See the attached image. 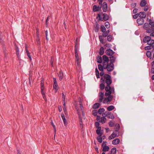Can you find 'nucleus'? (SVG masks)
Instances as JSON below:
<instances>
[{
    "mask_svg": "<svg viewBox=\"0 0 154 154\" xmlns=\"http://www.w3.org/2000/svg\"><path fill=\"white\" fill-rule=\"evenodd\" d=\"M151 19L149 20V23H145L143 25V28L146 30V32L148 33H151L150 36H154V22H151Z\"/></svg>",
    "mask_w": 154,
    "mask_h": 154,
    "instance_id": "f257e3e1",
    "label": "nucleus"
},
{
    "mask_svg": "<svg viewBox=\"0 0 154 154\" xmlns=\"http://www.w3.org/2000/svg\"><path fill=\"white\" fill-rule=\"evenodd\" d=\"M103 77L105 79V82L107 85H110L112 82L111 76L109 74H105L104 75Z\"/></svg>",
    "mask_w": 154,
    "mask_h": 154,
    "instance_id": "f03ea898",
    "label": "nucleus"
},
{
    "mask_svg": "<svg viewBox=\"0 0 154 154\" xmlns=\"http://www.w3.org/2000/svg\"><path fill=\"white\" fill-rule=\"evenodd\" d=\"M114 65L113 63H108L106 66L104 67V69H106L107 71L111 72L114 69Z\"/></svg>",
    "mask_w": 154,
    "mask_h": 154,
    "instance_id": "7ed1b4c3",
    "label": "nucleus"
},
{
    "mask_svg": "<svg viewBox=\"0 0 154 154\" xmlns=\"http://www.w3.org/2000/svg\"><path fill=\"white\" fill-rule=\"evenodd\" d=\"M118 132V131L117 130H115L113 132V133L110 136H109L108 137V139L109 140H111L116 137H118L117 136V134Z\"/></svg>",
    "mask_w": 154,
    "mask_h": 154,
    "instance_id": "20e7f679",
    "label": "nucleus"
},
{
    "mask_svg": "<svg viewBox=\"0 0 154 154\" xmlns=\"http://www.w3.org/2000/svg\"><path fill=\"white\" fill-rule=\"evenodd\" d=\"M144 22V20L143 18H138L137 20V22L138 26L142 25Z\"/></svg>",
    "mask_w": 154,
    "mask_h": 154,
    "instance_id": "39448f33",
    "label": "nucleus"
},
{
    "mask_svg": "<svg viewBox=\"0 0 154 154\" xmlns=\"http://www.w3.org/2000/svg\"><path fill=\"white\" fill-rule=\"evenodd\" d=\"M115 52L111 49H109L106 51V54L109 56H112Z\"/></svg>",
    "mask_w": 154,
    "mask_h": 154,
    "instance_id": "423d86ee",
    "label": "nucleus"
},
{
    "mask_svg": "<svg viewBox=\"0 0 154 154\" xmlns=\"http://www.w3.org/2000/svg\"><path fill=\"white\" fill-rule=\"evenodd\" d=\"M101 6L100 7L99 6H97L96 5H94L93 7V11L94 12L97 11H99L101 8Z\"/></svg>",
    "mask_w": 154,
    "mask_h": 154,
    "instance_id": "0eeeda50",
    "label": "nucleus"
},
{
    "mask_svg": "<svg viewBox=\"0 0 154 154\" xmlns=\"http://www.w3.org/2000/svg\"><path fill=\"white\" fill-rule=\"evenodd\" d=\"M152 49H153L152 51V52L154 50V45H149L145 47V49L146 50H148Z\"/></svg>",
    "mask_w": 154,
    "mask_h": 154,
    "instance_id": "6e6552de",
    "label": "nucleus"
},
{
    "mask_svg": "<svg viewBox=\"0 0 154 154\" xmlns=\"http://www.w3.org/2000/svg\"><path fill=\"white\" fill-rule=\"evenodd\" d=\"M103 17L102 19V21H103V20H104V21H106L109 19V16L107 14L105 13L103 14Z\"/></svg>",
    "mask_w": 154,
    "mask_h": 154,
    "instance_id": "1a4fd4ad",
    "label": "nucleus"
},
{
    "mask_svg": "<svg viewBox=\"0 0 154 154\" xmlns=\"http://www.w3.org/2000/svg\"><path fill=\"white\" fill-rule=\"evenodd\" d=\"M139 16L142 18H145L146 17L145 13L144 12H140L139 14Z\"/></svg>",
    "mask_w": 154,
    "mask_h": 154,
    "instance_id": "9d476101",
    "label": "nucleus"
},
{
    "mask_svg": "<svg viewBox=\"0 0 154 154\" xmlns=\"http://www.w3.org/2000/svg\"><path fill=\"white\" fill-rule=\"evenodd\" d=\"M151 39L150 36H145L143 38V42L144 43L147 42Z\"/></svg>",
    "mask_w": 154,
    "mask_h": 154,
    "instance_id": "9b49d317",
    "label": "nucleus"
},
{
    "mask_svg": "<svg viewBox=\"0 0 154 154\" xmlns=\"http://www.w3.org/2000/svg\"><path fill=\"white\" fill-rule=\"evenodd\" d=\"M103 12H106V9L107 8V4L106 3L104 2L103 3Z\"/></svg>",
    "mask_w": 154,
    "mask_h": 154,
    "instance_id": "f8f14e48",
    "label": "nucleus"
},
{
    "mask_svg": "<svg viewBox=\"0 0 154 154\" xmlns=\"http://www.w3.org/2000/svg\"><path fill=\"white\" fill-rule=\"evenodd\" d=\"M103 95L104 94L102 92H100V93L99 95V97H100L99 99L100 102H102L103 98Z\"/></svg>",
    "mask_w": 154,
    "mask_h": 154,
    "instance_id": "ddd939ff",
    "label": "nucleus"
},
{
    "mask_svg": "<svg viewBox=\"0 0 154 154\" xmlns=\"http://www.w3.org/2000/svg\"><path fill=\"white\" fill-rule=\"evenodd\" d=\"M120 142V140L118 138L112 141V143L114 145H116L119 144Z\"/></svg>",
    "mask_w": 154,
    "mask_h": 154,
    "instance_id": "4468645a",
    "label": "nucleus"
},
{
    "mask_svg": "<svg viewBox=\"0 0 154 154\" xmlns=\"http://www.w3.org/2000/svg\"><path fill=\"white\" fill-rule=\"evenodd\" d=\"M58 76L59 77V80H61L64 76L63 74L62 71L61 70L60 71V72L58 74Z\"/></svg>",
    "mask_w": 154,
    "mask_h": 154,
    "instance_id": "2eb2a0df",
    "label": "nucleus"
},
{
    "mask_svg": "<svg viewBox=\"0 0 154 154\" xmlns=\"http://www.w3.org/2000/svg\"><path fill=\"white\" fill-rule=\"evenodd\" d=\"M146 1L144 0H142L140 3V5L142 7H143L146 6Z\"/></svg>",
    "mask_w": 154,
    "mask_h": 154,
    "instance_id": "dca6fc26",
    "label": "nucleus"
},
{
    "mask_svg": "<svg viewBox=\"0 0 154 154\" xmlns=\"http://www.w3.org/2000/svg\"><path fill=\"white\" fill-rule=\"evenodd\" d=\"M110 61L111 63H114L116 59V57L114 56H112L110 57Z\"/></svg>",
    "mask_w": 154,
    "mask_h": 154,
    "instance_id": "f3484780",
    "label": "nucleus"
},
{
    "mask_svg": "<svg viewBox=\"0 0 154 154\" xmlns=\"http://www.w3.org/2000/svg\"><path fill=\"white\" fill-rule=\"evenodd\" d=\"M100 106V104L99 103H96L94 104L92 108L94 109H96L98 108Z\"/></svg>",
    "mask_w": 154,
    "mask_h": 154,
    "instance_id": "a211bd4d",
    "label": "nucleus"
},
{
    "mask_svg": "<svg viewBox=\"0 0 154 154\" xmlns=\"http://www.w3.org/2000/svg\"><path fill=\"white\" fill-rule=\"evenodd\" d=\"M103 59L104 61L106 62H108L109 59L108 57L106 55H104L103 56Z\"/></svg>",
    "mask_w": 154,
    "mask_h": 154,
    "instance_id": "6ab92c4d",
    "label": "nucleus"
},
{
    "mask_svg": "<svg viewBox=\"0 0 154 154\" xmlns=\"http://www.w3.org/2000/svg\"><path fill=\"white\" fill-rule=\"evenodd\" d=\"M154 44V40L151 39L150 40L147 42V44L149 45H153Z\"/></svg>",
    "mask_w": 154,
    "mask_h": 154,
    "instance_id": "aec40b11",
    "label": "nucleus"
},
{
    "mask_svg": "<svg viewBox=\"0 0 154 154\" xmlns=\"http://www.w3.org/2000/svg\"><path fill=\"white\" fill-rule=\"evenodd\" d=\"M103 149L102 151L104 152H106L109 151V147L108 146H106L102 147Z\"/></svg>",
    "mask_w": 154,
    "mask_h": 154,
    "instance_id": "412c9836",
    "label": "nucleus"
},
{
    "mask_svg": "<svg viewBox=\"0 0 154 154\" xmlns=\"http://www.w3.org/2000/svg\"><path fill=\"white\" fill-rule=\"evenodd\" d=\"M53 88L55 89V91L56 92L58 89V87L57 83L54 84Z\"/></svg>",
    "mask_w": 154,
    "mask_h": 154,
    "instance_id": "4be33fe9",
    "label": "nucleus"
},
{
    "mask_svg": "<svg viewBox=\"0 0 154 154\" xmlns=\"http://www.w3.org/2000/svg\"><path fill=\"white\" fill-rule=\"evenodd\" d=\"M109 118L113 119H114L115 117L114 115L111 112H109V113L108 114L107 116Z\"/></svg>",
    "mask_w": 154,
    "mask_h": 154,
    "instance_id": "5701e85b",
    "label": "nucleus"
},
{
    "mask_svg": "<svg viewBox=\"0 0 154 154\" xmlns=\"http://www.w3.org/2000/svg\"><path fill=\"white\" fill-rule=\"evenodd\" d=\"M97 62L98 63H101L102 61V58L101 56H98L97 58Z\"/></svg>",
    "mask_w": 154,
    "mask_h": 154,
    "instance_id": "b1692460",
    "label": "nucleus"
},
{
    "mask_svg": "<svg viewBox=\"0 0 154 154\" xmlns=\"http://www.w3.org/2000/svg\"><path fill=\"white\" fill-rule=\"evenodd\" d=\"M116 152V148L115 147H114L111 150L109 154H112V153L113 154H115Z\"/></svg>",
    "mask_w": 154,
    "mask_h": 154,
    "instance_id": "393cba45",
    "label": "nucleus"
},
{
    "mask_svg": "<svg viewBox=\"0 0 154 154\" xmlns=\"http://www.w3.org/2000/svg\"><path fill=\"white\" fill-rule=\"evenodd\" d=\"M104 52V48L103 47H102L100 49L99 54L100 55H102L103 54Z\"/></svg>",
    "mask_w": 154,
    "mask_h": 154,
    "instance_id": "a878e982",
    "label": "nucleus"
},
{
    "mask_svg": "<svg viewBox=\"0 0 154 154\" xmlns=\"http://www.w3.org/2000/svg\"><path fill=\"white\" fill-rule=\"evenodd\" d=\"M100 29L103 32H105L106 31V29L104 25H102L100 26Z\"/></svg>",
    "mask_w": 154,
    "mask_h": 154,
    "instance_id": "bb28decb",
    "label": "nucleus"
},
{
    "mask_svg": "<svg viewBox=\"0 0 154 154\" xmlns=\"http://www.w3.org/2000/svg\"><path fill=\"white\" fill-rule=\"evenodd\" d=\"M98 68L99 70L103 71V67L101 64H99L98 65Z\"/></svg>",
    "mask_w": 154,
    "mask_h": 154,
    "instance_id": "cd10ccee",
    "label": "nucleus"
},
{
    "mask_svg": "<svg viewBox=\"0 0 154 154\" xmlns=\"http://www.w3.org/2000/svg\"><path fill=\"white\" fill-rule=\"evenodd\" d=\"M115 108L114 106L112 105H111L107 108V110L109 111H111L113 109Z\"/></svg>",
    "mask_w": 154,
    "mask_h": 154,
    "instance_id": "c85d7f7f",
    "label": "nucleus"
},
{
    "mask_svg": "<svg viewBox=\"0 0 154 154\" xmlns=\"http://www.w3.org/2000/svg\"><path fill=\"white\" fill-rule=\"evenodd\" d=\"M113 98V96L111 95H108V97L107 98V100L108 101V102L109 103L111 101L112 99Z\"/></svg>",
    "mask_w": 154,
    "mask_h": 154,
    "instance_id": "c756f323",
    "label": "nucleus"
},
{
    "mask_svg": "<svg viewBox=\"0 0 154 154\" xmlns=\"http://www.w3.org/2000/svg\"><path fill=\"white\" fill-rule=\"evenodd\" d=\"M96 75L97 78H100L99 72L97 68L95 69Z\"/></svg>",
    "mask_w": 154,
    "mask_h": 154,
    "instance_id": "7c9ffc66",
    "label": "nucleus"
},
{
    "mask_svg": "<svg viewBox=\"0 0 154 154\" xmlns=\"http://www.w3.org/2000/svg\"><path fill=\"white\" fill-rule=\"evenodd\" d=\"M105 111V109L102 108L100 109L98 111V112L99 114H101L103 112H104Z\"/></svg>",
    "mask_w": 154,
    "mask_h": 154,
    "instance_id": "2f4dec72",
    "label": "nucleus"
},
{
    "mask_svg": "<svg viewBox=\"0 0 154 154\" xmlns=\"http://www.w3.org/2000/svg\"><path fill=\"white\" fill-rule=\"evenodd\" d=\"M43 90H43L42 89V90H41V93L43 96V97L44 98V99L45 101H46L47 100V99L45 97V94L44 92H43Z\"/></svg>",
    "mask_w": 154,
    "mask_h": 154,
    "instance_id": "473e14b6",
    "label": "nucleus"
},
{
    "mask_svg": "<svg viewBox=\"0 0 154 154\" xmlns=\"http://www.w3.org/2000/svg\"><path fill=\"white\" fill-rule=\"evenodd\" d=\"M112 93L111 90L106 91V92L105 94L106 96L110 95V94Z\"/></svg>",
    "mask_w": 154,
    "mask_h": 154,
    "instance_id": "72a5a7b5",
    "label": "nucleus"
},
{
    "mask_svg": "<svg viewBox=\"0 0 154 154\" xmlns=\"http://www.w3.org/2000/svg\"><path fill=\"white\" fill-rule=\"evenodd\" d=\"M112 39V36L111 35H109L107 37V40L109 42H111Z\"/></svg>",
    "mask_w": 154,
    "mask_h": 154,
    "instance_id": "f704fd0d",
    "label": "nucleus"
},
{
    "mask_svg": "<svg viewBox=\"0 0 154 154\" xmlns=\"http://www.w3.org/2000/svg\"><path fill=\"white\" fill-rule=\"evenodd\" d=\"M26 53H27V56H28V57H29V59H30V60H32V58H31V55H30V53H29V51L27 50H26Z\"/></svg>",
    "mask_w": 154,
    "mask_h": 154,
    "instance_id": "c9c22d12",
    "label": "nucleus"
},
{
    "mask_svg": "<svg viewBox=\"0 0 154 154\" xmlns=\"http://www.w3.org/2000/svg\"><path fill=\"white\" fill-rule=\"evenodd\" d=\"M146 55L148 57H150L151 55V52L150 51H147L146 53Z\"/></svg>",
    "mask_w": 154,
    "mask_h": 154,
    "instance_id": "e433bc0d",
    "label": "nucleus"
},
{
    "mask_svg": "<svg viewBox=\"0 0 154 154\" xmlns=\"http://www.w3.org/2000/svg\"><path fill=\"white\" fill-rule=\"evenodd\" d=\"M76 109H77V113H78V115L79 116V122H82V119L81 117V115L79 113V112L78 111V109H77V108H76Z\"/></svg>",
    "mask_w": 154,
    "mask_h": 154,
    "instance_id": "4c0bfd02",
    "label": "nucleus"
},
{
    "mask_svg": "<svg viewBox=\"0 0 154 154\" xmlns=\"http://www.w3.org/2000/svg\"><path fill=\"white\" fill-rule=\"evenodd\" d=\"M106 120V119L105 117H102L101 118V122L102 124L104 123Z\"/></svg>",
    "mask_w": 154,
    "mask_h": 154,
    "instance_id": "58836bf2",
    "label": "nucleus"
},
{
    "mask_svg": "<svg viewBox=\"0 0 154 154\" xmlns=\"http://www.w3.org/2000/svg\"><path fill=\"white\" fill-rule=\"evenodd\" d=\"M99 40L101 43L103 44V38H102V36L100 35L99 37Z\"/></svg>",
    "mask_w": 154,
    "mask_h": 154,
    "instance_id": "ea45409f",
    "label": "nucleus"
},
{
    "mask_svg": "<svg viewBox=\"0 0 154 154\" xmlns=\"http://www.w3.org/2000/svg\"><path fill=\"white\" fill-rule=\"evenodd\" d=\"M97 129L96 130V133L97 134H99L100 132H101V127H97Z\"/></svg>",
    "mask_w": 154,
    "mask_h": 154,
    "instance_id": "a19ab883",
    "label": "nucleus"
},
{
    "mask_svg": "<svg viewBox=\"0 0 154 154\" xmlns=\"http://www.w3.org/2000/svg\"><path fill=\"white\" fill-rule=\"evenodd\" d=\"M100 88L101 90H103L105 88V85L103 83H101L100 85Z\"/></svg>",
    "mask_w": 154,
    "mask_h": 154,
    "instance_id": "79ce46f5",
    "label": "nucleus"
},
{
    "mask_svg": "<svg viewBox=\"0 0 154 154\" xmlns=\"http://www.w3.org/2000/svg\"><path fill=\"white\" fill-rule=\"evenodd\" d=\"M111 89V87L110 86V85H107L106 86V87L105 88L106 91L110 90Z\"/></svg>",
    "mask_w": 154,
    "mask_h": 154,
    "instance_id": "37998d69",
    "label": "nucleus"
},
{
    "mask_svg": "<svg viewBox=\"0 0 154 154\" xmlns=\"http://www.w3.org/2000/svg\"><path fill=\"white\" fill-rule=\"evenodd\" d=\"M97 140L100 143L102 142V138L101 137H98L97 138Z\"/></svg>",
    "mask_w": 154,
    "mask_h": 154,
    "instance_id": "c03bdc74",
    "label": "nucleus"
},
{
    "mask_svg": "<svg viewBox=\"0 0 154 154\" xmlns=\"http://www.w3.org/2000/svg\"><path fill=\"white\" fill-rule=\"evenodd\" d=\"M76 60L77 63V65L78 66H80V62L79 60V58L76 59Z\"/></svg>",
    "mask_w": 154,
    "mask_h": 154,
    "instance_id": "a18cd8bd",
    "label": "nucleus"
},
{
    "mask_svg": "<svg viewBox=\"0 0 154 154\" xmlns=\"http://www.w3.org/2000/svg\"><path fill=\"white\" fill-rule=\"evenodd\" d=\"M92 114L94 116H96L97 115V111L96 110H94L92 112Z\"/></svg>",
    "mask_w": 154,
    "mask_h": 154,
    "instance_id": "49530a36",
    "label": "nucleus"
},
{
    "mask_svg": "<svg viewBox=\"0 0 154 154\" xmlns=\"http://www.w3.org/2000/svg\"><path fill=\"white\" fill-rule=\"evenodd\" d=\"M109 126L112 127L114 125V123L113 122L111 121L109 123Z\"/></svg>",
    "mask_w": 154,
    "mask_h": 154,
    "instance_id": "de8ad7c7",
    "label": "nucleus"
},
{
    "mask_svg": "<svg viewBox=\"0 0 154 154\" xmlns=\"http://www.w3.org/2000/svg\"><path fill=\"white\" fill-rule=\"evenodd\" d=\"M109 113V112H105L103 113V117H106V116H108V114Z\"/></svg>",
    "mask_w": 154,
    "mask_h": 154,
    "instance_id": "09e8293b",
    "label": "nucleus"
},
{
    "mask_svg": "<svg viewBox=\"0 0 154 154\" xmlns=\"http://www.w3.org/2000/svg\"><path fill=\"white\" fill-rule=\"evenodd\" d=\"M107 100H108L107 98H105L103 101V103H106L107 104H109V103L108 102V101Z\"/></svg>",
    "mask_w": 154,
    "mask_h": 154,
    "instance_id": "8fccbe9b",
    "label": "nucleus"
},
{
    "mask_svg": "<svg viewBox=\"0 0 154 154\" xmlns=\"http://www.w3.org/2000/svg\"><path fill=\"white\" fill-rule=\"evenodd\" d=\"M105 26L107 28L109 27V23L108 22H106L105 23Z\"/></svg>",
    "mask_w": 154,
    "mask_h": 154,
    "instance_id": "3c124183",
    "label": "nucleus"
},
{
    "mask_svg": "<svg viewBox=\"0 0 154 154\" xmlns=\"http://www.w3.org/2000/svg\"><path fill=\"white\" fill-rule=\"evenodd\" d=\"M99 17V20H100L101 21L103 20L102 19V17L100 16V14H97V18L98 19V18Z\"/></svg>",
    "mask_w": 154,
    "mask_h": 154,
    "instance_id": "603ef678",
    "label": "nucleus"
},
{
    "mask_svg": "<svg viewBox=\"0 0 154 154\" xmlns=\"http://www.w3.org/2000/svg\"><path fill=\"white\" fill-rule=\"evenodd\" d=\"M108 63V62H106V61H103V67L104 69L105 66H106L107 65V64Z\"/></svg>",
    "mask_w": 154,
    "mask_h": 154,
    "instance_id": "864d4df0",
    "label": "nucleus"
},
{
    "mask_svg": "<svg viewBox=\"0 0 154 154\" xmlns=\"http://www.w3.org/2000/svg\"><path fill=\"white\" fill-rule=\"evenodd\" d=\"M108 35L106 32H103L101 36H102V37H105L107 36Z\"/></svg>",
    "mask_w": 154,
    "mask_h": 154,
    "instance_id": "5fc2aeb1",
    "label": "nucleus"
},
{
    "mask_svg": "<svg viewBox=\"0 0 154 154\" xmlns=\"http://www.w3.org/2000/svg\"><path fill=\"white\" fill-rule=\"evenodd\" d=\"M138 16H139V14H137L134 15L133 16V17L134 19H135L137 18Z\"/></svg>",
    "mask_w": 154,
    "mask_h": 154,
    "instance_id": "6e6d98bb",
    "label": "nucleus"
},
{
    "mask_svg": "<svg viewBox=\"0 0 154 154\" xmlns=\"http://www.w3.org/2000/svg\"><path fill=\"white\" fill-rule=\"evenodd\" d=\"M148 8H149L148 6L147 5H146L145 7L144 8V10L145 11H146L148 10Z\"/></svg>",
    "mask_w": 154,
    "mask_h": 154,
    "instance_id": "4d7b16f0",
    "label": "nucleus"
},
{
    "mask_svg": "<svg viewBox=\"0 0 154 154\" xmlns=\"http://www.w3.org/2000/svg\"><path fill=\"white\" fill-rule=\"evenodd\" d=\"M95 126L96 128L99 127L100 123L98 122H96L95 124Z\"/></svg>",
    "mask_w": 154,
    "mask_h": 154,
    "instance_id": "13d9d810",
    "label": "nucleus"
},
{
    "mask_svg": "<svg viewBox=\"0 0 154 154\" xmlns=\"http://www.w3.org/2000/svg\"><path fill=\"white\" fill-rule=\"evenodd\" d=\"M63 122H64V124L65 126H66L67 125V123L66 121V119H65L64 120V119H63Z\"/></svg>",
    "mask_w": 154,
    "mask_h": 154,
    "instance_id": "bf43d9fd",
    "label": "nucleus"
},
{
    "mask_svg": "<svg viewBox=\"0 0 154 154\" xmlns=\"http://www.w3.org/2000/svg\"><path fill=\"white\" fill-rule=\"evenodd\" d=\"M106 141H103V143L102 144V147L105 146H106Z\"/></svg>",
    "mask_w": 154,
    "mask_h": 154,
    "instance_id": "052dcab7",
    "label": "nucleus"
},
{
    "mask_svg": "<svg viewBox=\"0 0 154 154\" xmlns=\"http://www.w3.org/2000/svg\"><path fill=\"white\" fill-rule=\"evenodd\" d=\"M61 117L62 119H64V120H65V118L64 117L63 113H61Z\"/></svg>",
    "mask_w": 154,
    "mask_h": 154,
    "instance_id": "680f3d73",
    "label": "nucleus"
},
{
    "mask_svg": "<svg viewBox=\"0 0 154 154\" xmlns=\"http://www.w3.org/2000/svg\"><path fill=\"white\" fill-rule=\"evenodd\" d=\"M137 9L134 8L133 10V12L134 14H136L137 12Z\"/></svg>",
    "mask_w": 154,
    "mask_h": 154,
    "instance_id": "e2e57ef3",
    "label": "nucleus"
},
{
    "mask_svg": "<svg viewBox=\"0 0 154 154\" xmlns=\"http://www.w3.org/2000/svg\"><path fill=\"white\" fill-rule=\"evenodd\" d=\"M15 50L16 52H19V50L18 47L16 45L15 46Z\"/></svg>",
    "mask_w": 154,
    "mask_h": 154,
    "instance_id": "0e129e2a",
    "label": "nucleus"
},
{
    "mask_svg": "<svg viewBox=\"0 0 154 154\" xmlns=\"http://www.w3.org/2000/svg\"><path fill=\"white\" fill-rule=\"evenodd\" d=\"M110 90L112 93H114V88H111V89Z\"/></svg>",
    "mask_w": 154,
    "mask_h": 154,
    "instance_id": "69168bd1",
    "label": "nucleus"
},
{
    "mask_svg": "<svg viewBox=\"0 0 154 154\" xmlns=\"http://www.w3.org/2000/svg\"><path fill=\"white\" fill-rule=\"evenodd\" d=\"M102 134L103 133L102 132V131L100 132L99 134H97L99 135L98 137H101L102 136Z\"/></svg>",
    "mask_w": 154,
    "mask_h": 154,
    "instance_id": "338daca9",
    "label": "nucleus"
},
{
    "mask_svg": "<svg viewBox=\"0 0 154 154\" xmlns=\"http://www.w3.org/2000/svg\"><path fill=\"white\" fill-rule=\"evenodd\" d=\"M151 72L152 74H154V68L153 67H152L151 69Z\"/></svg>",
    "mask_w": 154,
    "mask_h": 154,
    "instance_id": "774afa93",
    "label": "nucleus"
}]
</instances>
